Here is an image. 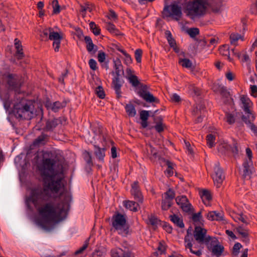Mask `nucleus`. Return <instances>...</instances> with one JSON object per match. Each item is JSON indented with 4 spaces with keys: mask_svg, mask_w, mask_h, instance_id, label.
I'll use <instances>...</instances> for the list:
<instances>
[{
    "mask_svg": "<svg viewBox=\"0 0 257 257\" xmlns=\"http://www.w3.org/2000/svg\"><path fill=\"white\" fill-rule=\"evenodd\" d=\"M81 9L80 10V12L82 13L83 17H84L85 15V12L87 11L89 12H91L92 9L89 7L88 4H85L84 6L81 5L80 6Z\"/></svg>",
    "mask_w": 257,
    "mask_h": 257,
    "instance_id": "obj_59",
    "label": "nucleus"
},
{
    "mask_svg": "<svg viewBox=\"0 0 257 257\" xmlns=\"http://www.w3.org/2000/svg\"><path fill=\"white\" fill-rule=\"evenodd\" d=\"M89 244V239H87L85 240L84 242V243L82 245V247H81L79 249L76 250L75 252V254H78L80 253H81L84 250L86 249V248L88 246V245Z\"/></svg>",
    "mask_w": 257,
    "mask_h": 257,
    "instance_id": "obj_58",
    "label": "nucleus"
},
{
    "mask_svg": "<svg viewBox=\"0 0 257 257\" xmlns=\"http://www.w3.org/2000/svg\"><path fill=\"white\" fill-rule=\"evenodd\" d=\"M208 248L212 253L216 256H220L224 250V247L220 245L215 238H212L207 244Z\"/></svg>",
    "mask_w": 257,
    "mask_h": 257,
    "instance_id": "obj_12",
    "label": "nucleus"
},
{
    "mask_svg": "<svg viewBox=\"0 0 257 257\" xmlns=\"http://www.w3.org/2000/svg\"><path fill=\"white\" fill-rule=\"evenodd\" d=\"M165 33L167 36L168 42L170 47H171L175 46L176 43L174 39L172 37L171 32L169 31H167Z\"/></svg>",
    "mask_w": 257,
    "mask_h": 257,
    "instance_id": "obj_45",
    "label": "nucleus"
},
{
    "mask_svg": "<svg viewBox=\"0 0 257 257\" xmlns=\"http://www.w3.org/2000/svg\"><path fill=\"white\" fill-rule=\"evenodd\" d=\"M192 219L195 223H201V221L202 220L201 212H199L197 213H193L192 216Z\"/></svg>",
    "mask_w": 257,
    "mask_h": 257,
    "instance_id": "obj_48",
    "label": "nucleus"
},
{
    "mask_svg": "<svg viewBox=\"0 0 257 257\" xmlns=\"http://www.w3.org/2000/svg\"><path fill=\"white\" fill-rule=\"evenodd\" d=\"M207 231L205 229L200 226H197L195 228L194 231V237L195 240L199 243H205L207 244L212 238L210 236L206 235Z\"/></svg>",
    "mask_w": 257,
    "mask_h": 257,
    "instance_id": "obj_10",
    "label": "nucleus"
},
{
    "mask_svg": "<svg viewBox=\"0 0 257 257\" xmlns=\"http://www.w3.org/2000/svg\"><path fill=\"white\" fill-rule=\"evenodd\" d=\"M186 33L192 38L195 39V37L199 34V30L197 28H191L186 30Z\"/></svg>",
    "mask_w": 257,
    "mask_h": 257,
    "instance_id": "obj_41",
    "label": "nucleus"
},
{
    "mask_svg": "<svg viewBox=\"0 0 257 257\" xmlns=\"http://www.w3.org/2000/svg\"><path fill=\"white\" fill-rule=\"evenodd\" d=\"M53 8V14H58L60 12V6L59 5L58 0H53L52 3Z\"/></svg>",
    "mask_w": 257,
    "mask_h": 257,
    "instance_id": "obj_47",
    "label": "nucleus"
},
{
    "mask_svg": "<svg viewBox=\"0 0 257 257\" xmlns=\"http://www.w3.org/2000/svg\"><path fill=\"white\" fill-rule=\"evenodd\" d=\"M146 149L149 154L152 155L154 157L157 156V151L152 145H149L147 146Z\"/></svg>",
    "mask_w": 257,
    "mask_h": 257,
    "instance_id": "obj_55",
    "label": "nucleus"
},
{
    "mask_svg": "<svg viewBox=\"0 0 257 257\" xmlns=\"http://www.w3.org/2000/svg\"><path fill=\"white\" fill-rule=\"evenodd\" d=\"M105 59V54L103 52H99L98 54V60L99 62L102 63Z\"/></svg>",
    "mask_w": 257,
    "mask_h": 257,
    "instance_id": "obj_63",
    "label": "nucleus"
},
{
    "mask_svg": "<svg viewBox=\"0 0 257 257\" xmlns=\"http://www.w3.org/2000/svg\"><path fill=\"white\" fill-rule=\"evenodd\" d=\"M7 78L9 88L19 93L20 88L22 85L20 77L17 74H9Z\"/></svg>",
    "mask_w": 257,
    "mask_h": 257,
    "instance_id": "obj_11",
    "label": "nucleus"
},
{
    "mask_svg": "<svg viewBox=\"0 0 257 257\" xmlns=\"http://www.w3.org/2000/svg\"><path fill=\"white\" fill-rule=\"evenodd\" d=\"M205 112L204 104L201 102L197 104L192 111L194 115H203Z\"/></svg>",
    "mask_w": 257,
    "mask_h": 257,
    "instance_id": "obj_30",
    "label": "nucleus"
},
{
    "mask_svg": "<svg viewBox=\"0 0 257 257\" xmlns=\"http://www.w3.org/2000/svg\"><path fill=\"white\" fill-rule=\"evenodd\" d=\"M169 218L171 221L177 227L181 228L184 227V224L182 217H179L176 214H173L170 215Z\"/></svg>",
    "mask_w": 257,
    "mask_h": 257,
    "instance_id": "obj_28",
    "label": "nucleus"
},
{
    "mask_svg": "<svg viewBox=\"0 0 257 257\" xmlns=\"http://www.w3.org/2000/svg\"><path fill=\"white\" fill-rule=\"evenodd\" d=\"M236 230L238 234L241 235L243 241L246 243H248L249 240L248 238L249 230L241 226L236 227Z\"/></svg>",
    "mask_w": 257,
    "mask_h": 257,
    "instance_id": "obj_25",
    "label": "nucleus"
},
{
    "mask_svg": "<svg viewBox=\"0 0 257 257\" xmlns=\"http://www.w3.org/2000/svg\"><path fill=\"white\" fill-rule=\"evenodd\" d=\"M191 237L188 233L185 236L184 242L185 249H189L190 251L195 254L198 256H200L202 254L201 250L198 248L197 249L194 250L192 246V243L191 242Z\"/></svg>",
    "mask_w": 257,
    "mask_h": 257,
    "instance_id": "obj_18",
    "label": "nucleus"
},
{
    "mask_svg": "<svg viewBox=\"0 0 257 257\" xmlns=\"http://www.w3.org/2000/svg\"><path fill=\"white\" fill-rule=\"evenodd\" d=\"M34 106L30 102L23 103L20 102L14 106L13 112L17 118L31 119L34 115Z\"/></svg>",
    "mask_w": 257,
    "mask_h": 257,
    "instance_id": "obj_4",
    "label": "nucleus"
},
{
    "mask_svg": "<svg viewBox=\"0 0 257 257\" xmlns=\"http://www.w3.org/2000/svg\"><path fill=\"white\" fill-rule=\"evenodd\" d=\"M39 170L42 178L43 187L33 188L27 202L33 204L39 216L35 220L36 224L49 232L65 218L66 208L69 205L71 197L68 194L65 195L64 201L56 206L52 202H48L51 198V192L58 193L64 187L62 183L64 178L63 161L44 158Z\"/></svg>",
    "mask_w": 257,
    "mask_h": 257,
    "instance_id": "obj_1",
    "label": "nucleus"
},
{
    "mask_svg": "<svg viewBox=\"0 0 257 257\" xmlns=\"http://www.w3.org/2000/svg\"><path fill=\"white\" fill-rule=\"evenodd\" d=\"M84 159L87 163L86 168L90 169L91 167L93 166V163L92 158L89 153L86 151L84 153Z\"/></svg>",
    "mask_w": 257,
    "mask_h": 257,
    "instance_id": "obj_40",
    "label": "nucleus"
},
{
    "mask_svg": "<svg viewBox=\"0 0 257 257\" xmlns=\"http://www.w3.org/2000/svg\"><path fill=\"white\" fill-rule=\"evenodd\" d=\"M179 63L183 67L188 69H193L192 62L188 59H180Z\"/></svg>",
    "mask_w": 257,
    "mask_h": 257,
    "instance_id": "obj_38",
    "label": "nucleus"
},
{
    "mask_svg": "<svg viewBox=\"0 0 257 257\" xmlns=\"http://www.w3.org/2000/svg\"><path fill=\"white\" fill-rule=\"evenodd\" d=\"M67 102L63 100L62 102L57 101L51 103L50 101H47L45 103V106L48 109H51L54 112H57L61 108L66 106Z\"/></svg>",
    "mask_w": 257,
    "mask_h": 257,
    "instance_id": "obj_17",
    "label": "nucleus"
},
{
    "mask_svg": "<svg viewBox=\"0 0 257 257\" xmlns=\"http://www.w3.org/2000/svg\"><path fill=\"white\" fill-rule=\"evenodd\" d=\"M84 40L86 44V49L88 52L95 53L97 51V46L93 44L91 38L89 36H85Z\"/></svg>",
    "mask_w": 257,
    "mask_h": 257,
    "instance_id": "obj_26",
    "label": "nucleus"
},
{
    "mask_svg": "<svg viewBox=\"0 0 257 257\" xmlns=\"http://www.w3.org/2000/svg\"><path fill=\"white\" fill-rule=\"evenodd\" d=\"M189 90L191 92V93L195 95V96H199L201 94V90L200 89L194 86V85H190L189 86Z\"/></svg>",
    "mask_w": 257,
    "mask_h": 257,
    "instance_id": "obj_50",
    "label": "nucleus"
},
{
    "mask_svg": "<svg viewBox=\"0 0 257 257\" xmlns=\"http://www.w3.org/2000/svg\"><path fill=\"white\" fill-rule=\"evenodd\" d=\"M15 47L16 49V52L15 56L17 59L21 60L24 57V54L21 41L17 38H16L14 40Z\"/></svg>",
    "mask_w": 257,
    "mask_h": 257,
    "instance_id": "obj_21",
    "label": "nucleus"
},
{
    "mask_svg": "<svg viewBox=\"0 0 257 257\" xmlns=\"http://www.w3.org/2000/svg\"><path fill=\"white\" fill-rule=\"evenodd\" d=\"M113 227L118 233L123 236H126L130 232V226L127 223V216L125 214L116 212L113 217Z\"/></svg>",
    "mask_w": 257,
    "mask_h": 257,
    "instance_id": "obj_5",
    "label": "nucleus"
},
{
    "mask_svg": "<svg viewBox=\"0 0 257 257\" xmlns=\"http://www.w3.org/2000/svg\"><path fill=\"white\" fill-rule=\"evenodd\" d=\"M154 119L156 122L155 128H164V127H166L165 125L162 122V118L160 117L155 118Z\"/></svg>",
    "mask_w": 257,
    "mask_h": 257,
    "instance_id": "obj_52",
    "label": "nucleus"
},
{
    "mask_svg": "<svg viewBox=\"0 0 257 257\" xmlns=\"http://www.w3.org/2000/svg\"><path fill=\"white\" fill-rule=\"evenodd\" d=\"M241 245L239 243H235L233 247L232 254L234 256H237L239 253V249L241 247Z\"/></svg>",
    "mask_w": 257,
    "mask_h": 257,
    "instance_id": "obj_57",
    "label": "nucleus"
},
{
    "mask_svg": "<svg viewBox=\"0 0 257 257\" xmlns=\"http://www.w3.org/2000/svg\"><path fill=\"white\" fill-rule=\"evenodd\" d=\"M149 89V87L148 86L141 83L138 94L147 102H156L158 103L159 102V99L151 93Z\"/></svg>",
    "mask_w": 257,
    "mask_h": 257,
    "instance_id": "obj_8",
    "label": "nucleus"
},
{
    "mask_svg": "<svg viewBox=\"0 0 257 257\" xmlns=\"http://www.w3.org/2000/svg\"><path fill=\"white\" fill-rule=\"evenodd\" d=\"M241 102V107L245 113V115H242V119L246 123L248 124V127L250 128H255V125L252 123V121L255 118V114L252 110L253 103L250 99L244 95L240 97Z\"/></svg>",
    "mask_w": 257,
    "mask_h": 257,
    "instance_id": "obj_3",
    "label": "nucleus"
},
{
    "mask_svg": "<svg viewBox=\"0 0 257 257\" xmlns=\"http://www.w3.org/2000/svg\"><path fill=\"white\" fill-rule=\"evenodd\" d=\"M166 251V247L163 243L160 242L158 247V251L155 252V254L158 256L159 254L164 253Z\"/></svg>",
    "mask_w": 257,
    "mask_h": 257,
    "instance_id": "obj_53",
    "label": "nucleus"
},
{
    "mask_svg": "<svg viewBox=\"0 0 257 257\" xmlns=\"http://www.w3.org/2000/svg\"><path fill=\"white\" fill-rule=\"evenodd\" d=\"M220 53L222 56L227 57V59L230 61H232V59L230 57L229 46L227 45L222 46L219 49Z\"/></svg>",
    "mask_w": 257,
    "mask_h": 257,
    "instance_id": "obj_35",
    "label": "nucleus"
},
{
    "mask_svg": "<svg viewBox=\"0 0 257 257\" xmlns=\"http://www.w3.org/2000/svg\"><path fill=\"white\" fill-rule=\"evenodd\" d=\"M48 39L53 41V47L55 52H58L60 47L61 41L63 39L61 36L58 32H54L52 28V31L50 32Z\"/></svg>",
    "mask_w": 257,
    "mask_h": 257,
    "instance_id": "obj_15",
    "label": "nucleus"
},
{
    "mask_svg": "<svg viewBox=\"0 0 257 257\" xmlns=\"http://www.w3.org/2000/svg\"><path fill=\"white\" fill-rule=\"evenodd\" d=\"M222 0H212L209 6L212 12L218 13L222 7Z\"/></svg>",
    "mask_w": 257,
    "mask_h": 257,
    "instance_id": "obj_27",
    "label": "nucleus"
},
{
    "mask_svg": "<svg viewBox=\"0 0 257 257\" xmlns=\"http://www.w3.org/2000/svg\"><path fill=\"white\" fill-rule=\"evenodd\" d=\"M172 205V202L164 199L162 202V209L164 210H167Z\"/></svg>",
    "mask_w": 257,
    "mask_h": 257,
    "instance_id": "obj_54",
    "label": "nucleus"
},
{
    "mask_svg": "<svg viewBox=\"0 0 257 257\" xmlns=\"http://www.w3.org/2000/svg\"><path fill=\"white\" fill-rule=\"evenodd\" d=\"M252 165L251 160H246L243 164V175L244 177L249 176L251 173L250 168Z\"/></svg>",
    "mask_w": 257,
    "mask_h": 257,
    "instance_id": "obj_31",
    "label": "nucleus"
},
{
    "mask_svg": "<svg viewBox=\"0 0 257 257\" xmlns=\"http://www.w3.org/2000/svg\"><path fill=\"white\" fill-rule=\"evenodd\" d=\"M164 162L167 167L166 170L165 171V174L168 177L172 176L174 174L175 164L167 160H164Z\"/></svg>",
    "mask_w": 257,
    "mask_h": 257,
    "instance_id": "obj_29",
    "label": "nucleus"
},
{
    "mask_svg": "<svg viewBox=\"0 0 257 257\" xmlns=\"http://www.w3.org/2000/svg\"><path fill=\"white\" fill-rule=\"evenodd\" d=\"M142 53V50L140 49L136 50L135 51V58L138 63H140L141 62Z\"/></svg>",
    "mask_w": 257,
    "mask_h": 257,
    "instance_id": "obj_56",
    "label": "nucleus"
},
{
    "mask_svg": "<svg viewBox=\"0 0 257 257\" xmlns=\"http://www.w3.org/2000/svg\"><path fill=\"white\" fill-rule=\"evenodd\" d=\"M95 94L100 98H104L105 97V93L103 88L101 86L97 87L95 90Z\"/></svg>",
    "mask_w": 257,
    "mask_h": 257,
    "instance_id": "obj_49",
    "label": "nucleus"
},
{
    "mask_svg": "<svg viewBox=\"0 0 257 257\" xmlns=\"http://www.w3.org/2000/svg\"><path fill=\"white\" fill-rule=\"evenodd\" d=\"M115 73L116 76L115 77V86L114 89L116 94V97L119 99L121 97L120 87L123 83V77L124 75V71L123 66L119 59H117L114 61Z\"/></svg>",
    "mask_w": 257,
    "mask_h": 257,
    "instance_id": "obj_6",
    "label": "nucleus"
},
{
    "mask_svg": "<svg viewBox=\"0 0 257 257\" xmlns=\"http://www.w3.org/2000/svg\"><path fill=\"white\" fill-rule=\"evenodd\" d=\"M206 217L209 220L211 221H221L223 220V213L216 211L208 212Z\"/></svg>",
    "mask_w": 257,
    "mask_h": 257,
    "instance_id": "obj_24",
    "label": "nucleus"
},
{
    "mask_svg": "<svg viewBox=\"0 0 257 257\" xmlns=\"http://www.w3.org/2000/svg\"><path fill=\"white\" fill-rule=\"evenodd\" d=\"M125 111L129 117H134L136 114L135 106L131 103L127 104L125 107Z\"/></svg>",
    "mask_w": 257,
    "mask_h": 257,
    "instance_id": "obj_37",
    "label": "nucleus"
},
{
    "mask_svg": "<svg viewBox=\"0 0 257 257\" xmlns=\"http://www.w3.org/2000/svg\"><path fill=\"white\" fill-rule=\"evenodd\" d=\"M176 202L183 211L190 213L193 211V208L186 196H177Z\"/></svg>",
    "mask_w": 257,
    "mask_h": 257,
    "instance_id": "obj_13",
    "label": "nucleus"
},
{
    "mask_svg": "<svg viewBox=\"0 0 257 257\" xmlns=\"http://www.w3.org/2000/svg\"><path fill=\"white\" fill-rule=\"evenodd\" d=\"M49 136L43 133L33 141V146L34 147H39L41 145H44L49 141Z\"/></svg>",
    "mask_w": 257,
    "mask_h": 257,
    "instance_id": "obj_20",
    "label": "nucleus"
},
{
    "mask_svg": "<svg viewBox=\"0 0 257 257\" xmlns=\"http://www.w3.org/2000/svg\"><path fill=\"white\" fill-rule=\"evenodd\" d=\"M165 199L172 202L173 199L175 197V194L172 189H169L165 194Z\"/></svg>",
    "mask_w": 257,
    "mask_h": 257,
    "instance_id": "obj_51",
    "label": "nucleus"
},
{
    "mask_svg": "<svg viewBox=\"0 0 257 257\" xmlns=\"http://www.w3.org/2000/svg\"><path fill=\"white\" fill-rule=\"evenodd\" d=\"M207 4L204 1H190L186 3L184 12L192 20L203 16L206 12Z\"/></svg>",
    "mask_w": 257,
    "mask_h": 257,
    "instance_id": "obj_2",
    "label": "nucleus"
},
{
    "mask_svg": "<svg viewBox=\"0 0 257 257\" xmlns=\"http://www.w3.org/2000/svg\"><path fill=\"white\" fill-rule=\"evenodd\" d=\"M226 121L229 124H232L235 122V117L233 114L230 113H226Z\"/></svg>",
    "mask_w": 257,
    "mask_h": 257,
    "instance_id": "obj_60",
    "label": "nucleus"
},
{
    "mask_svg": "<svg viewBox=\"0 0 257 257\" xmlns=\"http://www.w3.org/2000/svg\"><path fill=\"white\" fill-rule=\"evenodd\" d=\"M89 65L91 69L95 70L97 69V63L95 60L91 59L89 61Z\"/></svg>",
    "mask_w": 257,
    "mask_h": 257,
    "instance_id": "obj_62",
    "label": "nucleus"
},
{
    "mask_svg": "<svg viewBox=\"0 0 257 257\" xmlns=\"http://www.w3.org/2000/svg\"><path fill=\"white\" fill-rule=\"evenodd\" d=\"M250 89L251 94L256 97L257 96V86L256 85H251Z\"/></svg>",
    "mask_w": 257,
    "mask_h": 257,
    "instance_id": "obj_64",
    "label": "nucleus"
},
{
    "mask_svg": "<svg viewBox=\"0 0 257 257\" xmlns=\"http://www.w3.org/2000/svg\"><path fill=\"white\" fill-rule=\"evenodd\" d=\"M213 89L214 91L219 93L225 104L230 105L234 104L233 98L226 87L217 84L213 86Z\"/></svg>",
    "mask_w": 257,
    "mask_h": 257,
    "instance_id": "obj_9",
    "label": "nucleus"
},
{
    "mask_svg": "<svg viewBox=\"0 0 257 257\" xmlns=\"http://www.w3.org/2000/svg\"><path fill=\"white\" fill-rule=\"evenodd\" d=\"M215 137L212 134H209L206 137L207 144L209 148H212L214 146V142Z\"/></svg>",
    "mask_w": 257,
    "mask_h": 257,
    "instance_id": "obj_44",
    "label": "nucleus"
},
{
    "mask_svg": "<svg viewBox=\"0 0 257 257\" xmlns=\"http://www.w3.org/2000/svg\"><path fill=\"white\" fill-rule=\"evenodd\" d=\"M66 124V118L65 117H60L58 118L49 119L46 123V128L53 127H62Z\"/></svg>",
    "mask_w": 257,
    "mask_h": 257,
    "instance_id": "obj_16",
    "label": "nucleus"
},
{
    "mask_svg": "<svg viewBox=\"0 0 257 257\" xmlns=\"http://www.w3.org/2000/svg\"><path fill=\"white\" fill-rule=\"evenodd\" d=\"M128 79L134 87L138 86L141 84L138 77L135 75L128 74Z\"/></svg>",
    "mask_w": 257,
    "mask_h": 257,
    "instance_id": "obj_42",
    "label": "nucleus"
},
{
    "mask_svg": "<svg viewBox=\"0 0 257 257\" xmlns=\"http://www.w3.org/2000/svg\"><path fill=\"white\" fill-rule=\"evenodd\" d=\"M162 14L164 18L171 17L174 20L178 21L182 17V8L177 4L173 3L170 5L165 6Z\"/></svg>",
    "mask_w": 257,
    "mask_h": 257,
    "instance_id": "obj_7",
    "label": "nucleus"
},
{
    "mask_svg": "<svg viewBox=\"0 0 257 257\" xmlns=\"http://www.w3.org/2000/svg\"><path fill=\"white\" fill-rule=\"evenodd\" d=\"M89 26L93 33L95 36H98L100 34V29L97 27L96 25L94 22H91L89 23Z\"/></svg>",
    "mask_w": 257,
    "mask_h": 257,
    "instance_id": "obj_46",
    "label": "nucleus"
},
{
    "mask_svg": "<svg viewBox=\"0 0 257 257\" xmlns=\"http://www.w3.org/2000/svg\"><path fill=\"white\" fill-rule=\"evenodd\" d=\"M124 206L131 211H137L138 210V204L133 201L125 200L123 202Z\"/></svg>",
    "mask_w": 257,
    "mask_h": 257,
    "instance_id": "obj_32",
    "label": "nucleus"
},
{
    "mask_svg": "<svg viewBox=\"0 0 257 257\" xmlns=\"http://www.w3.org/2000/svg\"><path fill=\"white\" fill-rule=\"evenodd\" d=\"M214 173L212 176L214 183L217 188H219L225 179L222 170L217 164H215L214 168Z\"/></svg>",
    "mask_w": 257,
    "mask_h": 257,
    "instance_id": "obj_14",
    "label": "nucleus"
},
{
    "mask_svg": "<svg viewBox=\"0 0 257 257\" xmlns=\"http://www.w3.org/2000/svg\"><path fill=\"white\" fill-rule=\"evenodd\" d=\"M229 39L230 44L234 46L237 45L238 40L240 39L241 40V41L243 40V37L241 35L235 33H231L230 35Z\"/></svg>",
    "mask_w": 257,
    "mask_h": 257,
    "instance_id": "obj_34",
    "label": "nucleus"
},
{
    "mask_svg": "<svg viewBox=\"0 0 257 257\" xmlns=\"http://www.w3.org/2000/svg\"><path fill=\"white\" fill-rule=\"evenodd\" d=\"M132 195L134 198L138 201L142 202L143 201V196L140 190L138 185V182L135 181L132 184V189L131 190Z\"/></svg>",
    "mask_w": 257,
    "mask_h": 257,
    "instance_id": "obj_19",
    "label": "nucleus"
},
{
    "mask_svg": "<svg viewBox=\"0 0 257 257\" xmlns=\"http://www.w3.org/2000/svg\"><path fill=\"white\" fill-rule=\"evenodd\" d=\"M200 196L206 205H210V202L212 200L210 192L207 190H201L199 191Z\"/></svg>",
    "mask_w": 257,
    "mask_h": 257,
    "instance_id": "obj_22",
    "label": "nucleus"
},
{
    "mask_svg": "<svg viewBox=\"0 0 257 257\" xmlns=\"http://www.w3.org/2000/svg\"><path fill=\"white\" fill-rule=\"evenodd\" d=\"M51 31H52V28H49L48 29H45L42 32V33H41L40 36L43 39L47 38L48 36L49 37L50 32Z\"/></svg>",
    "mask_w": 257,
    "mask_h": 257,
    "instance_id": "obj_61",
    "label": "nucleus"
},
{
    "mask_svg": "<svg viewBox=\"0 0 257 257\" xmlns=\"http://www.w3.org/2000/svg\"><path fill=\"white\" fill-rule=\"evenodd\" d=\"M148 223L156 227L160 223V220L155 216L150 215L148 217Z\"/></svg>",
    "mask_w": 257,
    "mask_h": 257,
    "instance_id": "obj_43",
    "label": "nucleus"
},
{
    "mask_svg": "<svg viewBox=\"0 0 257 257\" xmlns=\"http://www.w3.org/2000/svg\"><path fill=\"white\" fill-rule=\"evenodd\" d=\"M140 118L142 120V126L145 128L147 126V120L149 116V111L142 110L140 113Z\"/></svg>",
    "mask_w": 257,
    "mask_h": 257,
    "instance_id": "obj_33",
    "label": "nucleus"
},
{
    "mask_svg": "<svg viewBox=\"0 0 257 257\" xmlns=\"http://www.w3.org/2000/svg\"><path fill=\"white\" fill-rule=\"evenodd\" d=\"M94 154L96 158L100 161L103 160L104 157V149L100 147L94 146Z\"/></svg>",
    "mask_w": 257,
    "mask_h": 257,
    "instance_id": "obj_36",
    "label": "nucleus"
},
{
    "mask_svg": "<svg viewBox=\"0 0 257 257\" xmlns=\"http://www.w3.org/2000/svg\"><path fill=\"white\" fill-rule=\"evenodd\" d=\"M230 148L229 146L224 141L220 140L218 146V150L221 153H225L226 151H227Z\"/></svg>",
    "mask_w": 257,
    "mask_h": 257,
    "instance_id": "obj_39",
    "label": "nucleus"
},
{
    "mask_svg": "<svg viewBox=\"0 0 257 257\" xmlns=\"http://www.w3.org/2000/svg\"><path fill=\"white\" fill-rule=\"evenodd\" d=\"M231 216L232 218L236 222L241 221L246 225L249 223V220L248 217L242 213H237L236 212H232Z\"/></svg>",
    "mask_w": 257,
    "mask_h": 257,
    "instance_id": "obj_23",
    "label": "nucleus"
}]
</instances>
